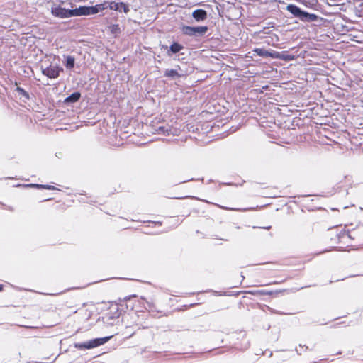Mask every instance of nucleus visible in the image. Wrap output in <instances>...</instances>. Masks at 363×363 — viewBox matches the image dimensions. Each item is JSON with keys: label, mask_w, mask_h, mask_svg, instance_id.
Returning a JSON list of instances; mask_svg holds the SVG:
<instances>
[{"label": "nucleus", "mask_w": 363, "mask_h": 363, "mask_svg": "<svg viewBox=\"0 0 363 363\" xmlns=\"http://www.w3.org/2000/svg\"><path fill=\"white\" fill-rule=\"evenodd\" d=\"M286 10L302 21L313 22L318 19V16L316 14L305 11L295 4H289L286 6Z\"/></svg>", "instance_id": "obj_1"}, {"label": "nucleus", "mask_w": 363, "mask_h": 363, "mask_svg": "<svg viewBox=\"0 0 363 363\" xmlns=\"http://www.w3.org/2000/svg\"><path fill=\"white\" fill-rule=\"evenodd\" d=\"M106 3L99 4L95 6H80L78 8L72 9V16H89L96 14L99 11H102L107 8L106 6Z\"/></svg>", "instance_id": "obj_2"}, {"label": "nucleus", "mask_w": 363, "mask_h": 363, "mask_svg": "<svg viewBox=\"0 0 363 363\" xmlns=\"http://www.w3.org/2000/svg\"><path fill=\"white\" fill-rule=\"evenodd\" d=\"M208 28L206 26H183L182 28V33L190 37H203L208 31Z\"/></svg>", "instance_id": "obj_3"}, {"label": "nucleus", "mask_w": 363, "mask_h": 363, "mask_svg": "<svg viewBox=\"0 0 363 363\" xmlns=\"http://www.w3.org/2000/svg\"><path fill=\"white\" fill-rule=\"evenodd\" d=\"M72 9H66L65 8H62L60 6H54L51 9V13L58 18H66L72 17Z\"/></svg>", "instance_id": "obj_4"}, {"label": "nucleus", "mask_w": 363, "mask_h": 363, "mask_svg": "<svg viewBox=\"0 0 363 363\" xmlns=\"http://www.w3.org/2000/svg\"><path fill=\"white\" fill-rule=\"evenodd\" d=\"M63 71L62 68L59 67L58 66H49L46 68L42 69V73L43 75L51 78L55 79L59 77L60 72Z\"/></svg>", "instance_id": "obj_5"}, {"label": "nucleus", "mask_w": 363, "mask_h": 363, "mask_svg": "<svg viewBox=\"0 0 363 363\" xmlns=\"http://www.w3.org/2000/svg\"><path fill=\"white\" fill-rule=\"evenodd\" d=\"M108 6L111 10L120 12L123 10L125 13H128L130 11L128 6L123 2L111 1Z\"/></svg>", "instance_id": "obj_6"}, {"label": "nucleus", "mask_w": 363, "mask_h": 363, "mask_svg": "<svg viewBox=\"0 0 363 363\" xmlns=\"http://www.w3.org/2000/svg\"><path fill=\"white\" fill-rule=\"evenodd\" d=\"M111 336H107L101 338H95L89 341V348H94L98 346L102 345L111 339Z\"/></svg>", "instance_id": "obj_7"}, {"label": "nucleus", "mask_w": 363, "mask_h": 363, "mask_svg": "<svg viewBox=\"0 0 363 363\" xmlns=\"http://www.w3.org/2000/svg\"><path fill=\"white\" fill-rule=\"evenodd\" d=\"M192 17L196 21H203L207 18V12L201 9H196L192 13Z\"/></svg>", "instance_id": "obj_8"}, {"label": "nucleus", "mask_w": 363, "mask_h": 363, "mask_svg": "<svg viewBox=\"0 0 363 363\" xmlns=\"http://www.w3.org/2000/svg\"><path fill=\"white\" fill-rule=\"evenodd\" d=\"M80 97H81V93L79 91H75L65 99L64 104H67V105L74 104V103L78 101L79 100Z\"/></svg>", "instance_id": "obj_9"}, {"label": "nucleus", "mask_w": 363, "mask_h": 363, "mask_svg": "<svg viewBox=\"0 0 363 363\" xmlns=\"http://www.w3.org/2000/svg\"><path fill=\"white\" fill-rule=\"evenodd\" d=\"M184 48L183 45L181 44L174 42L169 47L167 55L168 56H171L172 54H176L180 52Z\"/></svg>", "instance_id": "obj_10"}, {"label": "nucleus", "mask_w": 363, "mask_h": 363, "mask_svg": "<svg viewBox=\"0 0 363 363\" xmlns=\"http://www.w3.org/2000/svg\"><path fill=\"white\" fill-rule=\"evenodd\" d=\"M64 65L67 69H72L74 67L75 58L71 55H64Z\"/></svg>", "instance_id": "obj_11"}, {"label": "nucleus", "mask_w": 363, "mask_h": 363, "mask_svg": "<svg viewBox=\"0 0 363 363\" xmlns=\"http://www.w3.org/2000/svg\"><path fill=\"white\" fill-rule=\"evenodd\" d=\"M164 76L166 77L172 79H175L177 77H181V75L179 74L177 70L173 69H165L164 73Z\"/></svg>", "instance_id": "obj_12"}, {"label": "nucleus", "mask_w": 363, "mask_h": 363, "mask_svg": "<svg viewBox=\"0 0 363 363\" xmlns=\"http://www.w3.org/2000/svg\"><path fill=\"white\" fill-rule=\"evenodd\" d=\"M255 52L260 57H269L272 56V54L268 51L262 48H256L255 49Z\"/></svg>", "instance_id": "obj_13"}, {"label": "nucleus", "mask_w": 363, "mask_h": 363, "mask_svg": "<svg viewBox=\"0 0 363 363\" xmlns=\"http://www.w3.org/2000/svg\"><path fill=\"white\" fill-rule=\"evenodd\" d=\"M16 91L22 97H24L26 99H29L30 96H29L28 93L26 91H25L23 88L18 86L16 89Z\"/></svg>", "instance_id": "obj_14"}, {"label": "nucleus", "mask_w": 363, "mask_h": 363, "mask_svg": "<svg viewBox=\"0 0 363 363\" xmlns=\"http://www.w3.org/2000/svg\"><path fill=\"white\" fill-rule=\"evenodd\" d=\"M74 347L79 350L90 349L89 346V341L82 343H74Z\"/></svg>", "instance_id": "obj_15"}, {"label": "nucleus", "mask_w": 363, "mask_h": 363, "mask_svg": "<svg viewBox=\"0 0 363 363\" xmlns=\"http://www.w3.org/2000/svg\"><path fill=\"white\" fill-rule=\"evenodd\" d=\"M252 294H259V295H271L272 291H267V290H257L255 291L250 292Z\"/></svg>", "instance_id": "obj_16"}, {"label": "nucleus", "mask_w": 363, "mask_h": 363, "mask_svg": "<svg viewBox=\"0 0 363 363\" xmlns=\"http://www.w3.org/2000/svg\"><path fill=\"white\" fill-rule=\"evenodd\" d=\"M38 189H44L48 190H55L56 188L52 185H44L40 184V186H38Z\"/></svg>", "instance_id": "obj_17"}, {"label": "nucleus", "mask_w": 363, "mask_h": 363, "mask_svg": "<svg viewBox=\"0 0 363 363\" xmlns=\"http://www.w3.org/2000/svg\"><path fill=\"white\" fill-rule=\"evenodd\" d=\"M147 306H145V308H148L150 310H153L155 308V305L152 302L146 301H145Z\"/></svg>", "instance_id": "obj_18"}, {"label": "nucleus", "mask_w": 363, "mask_h": 363, "mask_svg": "<svg viewBox=\"0 0 363 363\" xmlns=\"http://www.w3.org/2000/svg\"><path fill=\"white\" fill-rule=\"evenodd\" d=\"M40 184H25V185H22L23 186H25V187H35V188H37L38 189V186H40Z\"/></svg>", "instance_id": "obj_19"}, {"label": "nucleus", "mask_w": 363, "mask_h": 363, "mask_svg": "<svg viewBox=\"0 0 363 363\" xmlns=\"http://www.w3.org/2000/svg\"><path fill=\"white\" fill-rule=\"evenodd\" d=\"M158 132L159 133H164L165 132V128L164 127H160L159 129H158Z\"/></svg>", "instance_id": "obj_20"}, {"label": "nucleus", "mask_w": 363, "mask_h": 363, "mask_svg": "<svg viewBox=\"0 0 363 363\" xmlns=\"http://www.w3.org/2000/svg\"><path fill=\"white\" fill-rule=\"evenodd\" d=\"M162 49H168V47L167 45H162Z\"/></svg>", "instance_id": "obj_21"}, {"label": "nucleus", "mask_w": 363, "mask_h": 363, "mask_svg": "<svg viewBox=\"0 0 363 363\" xmlns=\"http://www.w3.org/2000/svg\"><path fill=\"white\" fill-rule=\"evenodd\" d=\"M3 288H4V286L0 284V291H1L3 290Z\"/></svg>", "instance_id": "obj_22"}, {"label": "nucleus", "mask_w": 363, "mask_h": 363, "mask_svg": "<svg viewBox=\"0 0 363 363\" xmlns=\"http://www.w3.org/2000/svg\"><path fill=\"white\" fill-rule=\"evenodd\" d=\"M220 208H225L223 206H218Z\"/></svg>", "instance_id": "obj_23"}]
</instances>
